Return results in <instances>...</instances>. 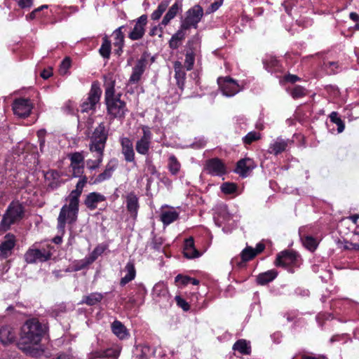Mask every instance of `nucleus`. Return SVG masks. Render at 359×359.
<instances>
[{"mask_svg":"<svg viewBox=\"0 0 359 359\" xmlns=\"http://www.w3.org/2000/svg\"><path fill=\"white\" fill-rule=\"evenodd\" d=\"M44 333L45 329L38 320H27L21 327L18 347L26 354L36 356L39 353L38 346Z\"/></svg>","mask_w":359,"mask_h":359,"instance_id":"f257e3e1","label":"nucleus"},{"mask_svg":"<svg viewBox=\"0 0 359 359\" xmlns=\"http://www.w3.org/2000/svg\"><path fill=\"white\" fill-rule=\"evenodd\" d=\"M120 97V94L115 95L114 82L108 84L105 88L104 99L107 113L114 118H123L128 112L126 104Z\"/></svg>","mask_w":359,"mask_h":359,"instance_id":"f03ea898","label":"nucleus"},{"mask_svg":"<svg viewBox=\"0 0 359 359\" xmlns=\"http://www.w3.org/2000/svg\"><path fill=\"white\" fill-rule=\"evenodd\" d=\"M109 135V128L102 122L94 130L89 143L90 152L104 151Z\"/></svg>","mask_w":359,"mask_h":359,"instance_id":"7ed1b4c3","label":"nucleus"},{"mask_svg":"<svg viewBox=\"0 0 359 359\" xmlns=\"http://www.w3.org/2000/svg\"><path fill=\"white\" fill-rule=\"evenodd\" d=\"M25 215V207L19 201H13L8 205L0 224L20 222Z\"/></svg>","mask_w":359,"mask_h":359,"instance_id":"20e7f679","label":"nucleus"},{"mask_svg":"<svg viewBox=\"0 0 359 359\" xmlns=\"http://www.w3.org/2000/svg\"><path fill=\"white\" fill-rule=\"evenodd\" d=\"M102 90L97 84L93 83L88 93V97L81 104V111L88 112L95 109L97 103L100 101Z\"/></svg>","mask_w":359,"mask_h":359,"instance_id":"39448f33","label":"nucleus"},{"mask_svg":"<svg viewBox=\"0 0 359 359\" xmlns=\"http://www.w3.org/2000/svg\"><path fill=\"white\" fill-rule=\"evenodd\" d=\"M69 205H64L58 217L59 224H72L76 222L79 210V203L74 205L71 203V200H68Z\"/></svg>","mask_w":359,"mask_h":359,"instance_id":"423d86ee","label":"nucleus"},{"mask_svg":"<svg viewBox=\"0 0 359 359\" xmlns=\"http://www.w3.org/2000/svg\"><path fill=\"white\" fill-rule=\"evenodd\" d=\"M203 16V10L199 5H196L187 12L185 19L182 21L183 29H190L191 27L196 28L198 23Z\"/></svg>","mask_w":359,"mask_h":359,"instance_id":"0eeeda50","label":"nucleus"},{"mask_svg":"<svg viewBox=\"0 0 359 359\" xmlns=\"http://www.w3.org/2000/svg\"><path fill=\"white\" fill-rule=\"evenodd\" d=\"M142 136L136 142L135 149L141 155L149 154L152 140V133L147 126H142Z\"/></svg>","mask_w":359,"mask_h":359,"instance_id":"6e6552de","label":"nucleus"},{"mask_svg":"<svg viewBox=\"0 0 359 359\" xmlns=\"http://www.w3.org/2000/svg\"><path fill=\"white\" fill-rule=\"evenodd\" d=\"M217 83L223 95L226 97L233 96L241 90L236 81L229 76L219 78Z\"/></svg>","mask_w":359,"mask_h":359,"instance_id":"1a4fd4ad","label":"nucleus"},{"mask_svg":"<svg viewBox=\"0 0 359 359\" xmlns=\"http://www.w3.org/2000/svg\"><path fill=\"white\" fill-rule=\"evenodd\" d=\"M70 167L72 169V175L79 177L83 175L84 171L85 156L83 151H76L69 154Z\"/></svg>","mask_w":359,"mask_h":359,"instance_id":"9d476101","label":"nucleus"},{"mask_svg":"<svg viewBox=\"0 0 359 359\" xmlns=\"http://www.w3.org/2000/svg\"><path fill=\"white\" fill-rule=\"evenodd\" d=\"M205 170L212 176L221 177L226 173L224 163L217 158L208 160L205 165Z\"/></svg>","mask_w":359,"mask_h":359,"instance_id":"9b49d317","label":"nucleus"},{"mask_svg":"<svg viewBox=\"0 0 359 359\" xmlns=\"http://www.w3.org/2000/svg\"><path fill=\"white\" fill-rule=\"evenodd\" d=\"M33 104L30 100L20 98L15 100L13 104V110L15 115L19 117L28 116L32 109Z\"/></svg>","mask_w":359,"mask_h":359,"instance_id":"f8f14e48","label":"nucleus"},{"mask_svg":"<svg viewBox=\"0 0 359 359\" xmlns=\"http://www.w3.org/2000/svg\"><path fill=\"white\" fill-rule=\"evenodd\" d=\"M293 143V141L289 139H283L282 137H277L273 140L269 146L268 152L273 155H278L279 154L285 151Z\"/></svg>","mask_w":359,"mask_h":359,"instance_id":"ddd939ff","label":"nucleus"},{"mask_svg":"<svg viewBox=\"0 0 359 359\" xmlns=\"http://www.w3.org/2000/svg\"><path fill=\"white\" fill-rule=\"evenodd\" d=\"M147 60L148 56L146 54H143L137 60L136 65L133 68V72L129 79L130 83H136L140 80L147 65Z\"/></svg>","mask_w":359,"mask_h":359,"instance_id":"4468645a","label":"nucleus"},{"mask_svg":"<svg viewBox=\"0 0 359 359\" xmlns=\"http://www.w3.org/2000/svg\"><path fill=\"white\" fill-rule=\"evenodd\" d=\"M147 22V16L142 15L136 20L133 30L130 32L128 36L132 40H138L142 38L145 32V26Z\"/></svg>","mask_w":359,"mask_h":359,"instance_id":"2eb2a0df","label":"nucleus"},{"mask_svg":"<svg viewBox=\"0 0 359 359\" xmlns=\"http://www.w3.org/2000/svg\"><path fill=\"white\" fill-rule=\"evenodd\" d=\"M297 255L295 252L284 250L277 255L275 264L276 266L286 267L297 260Z\"/></svg>","mask_w":359,"mask_h":359,"instance_id":"dca6fc26","label":"nucleus"},{"mask_svg":"<svg viewBox=\"0 0 359 359\" xmlns=\"http://www.w3.org/2000/svg\"><path fill=\"white\" fill-rule=\"evenodd\" d=\"M160 217L163 224H170L178 219L179 212L173 207L162 206Z\"/></svg>","mask_w":359,"mask_h":359,"instance_id":"f3484780","label":"nucleus"},{"mask_svg":"<svg viewBox=\"0 0 359 359\" xmlns=\"http://www.w3.org/2000/svg\"><path fill=\"white\" fill-rule=\"evenodd\" d=\"M121 153L127 162L135 161V151L132 141L128 137H121L120 140Z\"/></svg>","mask_w":359,"mask_h":359,"instance_id":"a211bd4d","label":"nucleus"},{"mask_svg":"<svg viewBox=\"0 0 359 359\" xmlns=\"http://www.w3.org/2000/svg\"><path fill=\"white\" fill-rule=\"evenodd\" d=\"M116 168V161L114 159L109 161L102 172L93 179V184H99L110 179Z\"/></svg>","mask_w":359,"mask_h":359,"instance_id":"6ab92c4d","label":"nucleus"},{"mask_svg":"<svg viewBox=\"0 0 359 359\" xmlns=\"http://www.w3.org/2000/svg\"><path fill=\"white\" fill-rule=\"evenodd\" d=\"M106 201V197L98 192H91L88 194L84 201L86 206L93 210L97 208L99 203Z\"/></svg>","mask_w":359,"mask_h":359,"instance_id":"aec40b11","label":"nucleus"},{"mask_svg":"<svg viewBox=\"0 0 359 359\" xmlns=\"http://www.w3.org/2000/svg\"><path fill=\"white\" fill-rule=\"evenodd\" d=\"M15 245V237L13 234L8 233L4 236V240L0 245L1 255L6 258Z\"/></svg>","mask_w":359,"mask_h":359,"instance_id":"412c9836","label":"nucleus"},{"mask_svg":"<svg viewBox=\"0 0 359 359\" xmlns=\"http://www.w3.org/2000/svg\"><path fill=\"white\" fill-rule=\"evenodd\" d=\"M16 339V333L14 330L8 326L4 325L0 328V341L4 344L8 345L13 343Z\"/></svg>","mask_w":359,"mask_h":359,"instance_id":"4be33fe9","label":"nucleus"},{"mask_svg":"<svg viewBox=\"0 0 359 359\" xmlns=\"http://www.w3.org/2000/svg\"><path fill=\"white\" fill-rule=\"evenodd\" d=\"M126 203L128 213L133 219H135L139 209V203L137 197L135 194L130 193L126 196Z\"/></svg>","mask_w":359,"mask_h":359,"instance_id":"5701e85b","label":"nucleus"},{"mask_svg":"<svg viewBox=\"0 0 359 359\" xmlns=\"http://www.w3.org/2000/svg\"><path fill=\"white\" fill-rule=\"evenodd\" d=\"M81 178L79 180L76 185V189L70 193L67 200H71V203L74 205L76 203H79V197L82 193L83 189L87 182V177L86 176H81Z\"/></svg>","mask_w":359,"mask_h":359,"instance_id":"b1692460","label":"nucleus"},{"mask_svg":"<svg viewBox=\"0 0 359 359\" xmlns=\"http://www.w3.org/2000/svg\"><path fill=\"white\" fill-rule=\"evenodd\" d=\"M254 168V162L252 159L243 158L237 163L236 172L241 176L245 177L248 175V173Z\"/></svg>","mask_w":359,"mask_h":359,"instance_id":"393cba45","label":"nucleus"},{"mask_svg":"<svg viewBox=\"0 0 359 359\" xmlns=\"http://www.w3.org/2000/svg\"><path fill=\"white\" fill-rule=\"evenodd\" d=\"M182 1L177 0L175 3L169 8L165 16L161 21V25L165 27L173 19L177 14L182 11Z\"/></svg>","mask_w":359,"mask_h":359,"instance_id":"a878e982","label":"nucleus"},{"mask_svg":"<svg viewBox=\"0 0 359 359\" xmlns=\"http://www.w3.org/2000/svg\"><path fill=\"white\" fill-rule=\"evenodd\" d=\"M299 234L303 245L311 252L315 251L318 245L317 239L311 235L304 234L301 229Z\"/></svg>","mask_w":359,"mask_h":359,"instance_id":"bb28decb","label":"nucleus"},{"mask_svg":"<svg viewBox=\"0 0 359 359\" xmlns=\"http://www.w3.org/2000/svg\"><path fill=\"white\" fill-rule=\"evenodd\" d=\"M93 153L95 159H88L86 162L87 169L90 172L100 168L104 158V151H94Z\"/></svg>","mask_w":359,"mask_h":359,"instance_id":"cd10ccee","label":"nucleus"},{"mask_svg":"<svg viewBox=\"0 0 359 359\" xmlns=\"http://www.w3.org/2000/svg\"><path fill=\"white\" fill-rule=\"evenodd\" d=\"M50 255H46L40 250L35 249L27 252L25 255L26 261L28 263H33L36 260L46 261L49 259Z\"/></svg>","mask_w":359,"mask_h":359,"instance_id":"c85d7f7f","label":"nucleus"},{"mask_svg":"<svg viewBox=\"0 0 359 359\" xmlns=\"http://www.w3.org/2000/svg\"><path fill=\"white\" fill-rule=\"evenodd\" d=\"M125 270L127 271V274L121 279V286L126 285L135 278L136 271L135 269L134 262L133 261L128 262L125 267Z\"/></svg>","mask_w":359,"mask_h":359,"instance_id":"c756f323","label":"nucleus"},{"mask_svg":"<svg viewBox=\"0 0 359 359\" xmlns=\"http://www.w3.org/2000/svg\"><path fill=\"white\" fill-rule=\"evenodd\" d=\"M278 275L276 270H270L266 272L260 273L257 278V282L259 285H265L272 281Z\"/></svg>","mask_w":359,"mask_h":359,"instance_id":"7c9ffc66","label":"nucleus"},{"mask_svg":"<svg viewBox=\"0 0 359 359\" xmlns=\"http://www.w3.org/2000/svg\"><path fill=\"white\" fill-rule=\"evenodd\" d=\"M111 329L114 334L120 339L125 338L128 334L126 327L120 321L115 320L111 325Z\"/></svg>","mask_w":359,"mask_h":359,"instance_id":"2f4dec72","label":"nucleus"},{"mask_svg":"<svg viewBox=\"0 0 359 359\" xmlns=\"http://www.w3.org/2000/svg\"><path fill=\"white\" fill-rule=\"evenodd\" d=\"M100 54L104 57L109 59L111 54V41L107 36H104L102 39V43L99 49Z\"/></svg>","mask_w":359,"mask_h":359,"instance_id":"473e14b6","label":"nucleus"},{"mask_svg":"<svg viewBox=\"0 0 359 359\" xmlns=\"http://www.w3.org/2000/svg\"><path fill=\"white\" fill-rule=\"evenodd\" d=\"M123 27L124 26H121L113 32V36L114 37V46L118 47L121 51L124 43V35L121 31Z\"/></svg>","mask_w":359,"mask_h":359,"instance_id":"72a5a7b5","label":"nucleus"},{"mask_svg":"<svg viewBox=\"0 0 359 359\" xmlns=\"http://www.w3.org/2000/svg\"><path fill=\"white\" fill-rule=\"evenodd\" d=\"M233 348L245 355H249L251 352L250 346L248 345V343L245 339L238 340L234 344Z\"/></svg>","mask_w":359,"mask_h":359,"instance_id":"f704fd0d","label":"nucleus"},{"mask_svg":"<svg viewBox=\"0 0 359 359\" xmlns=\"http://www.w3.org/2000/svg\"><path fill=\"white\" fill-rule=\"evenodd\" d=\"M168 169L172 175H177L181 168L180 163L174 155H170L168 158Z\"/></svg>","mask_w":359,"mask_h":359,"instance_id":"c9c22d12","label":"nucleus"},{"mask_svg":"<svg viewBox=\"0 0 359 359\" xmlns=\"http://www.w3.org/2000/svg\"><path fill=\"white\" fill-rule=\"evenodd\" d=\"M168 6V3L167 1L161 2L156 10H155L151 15V18L153 20H158L161 17L162 14L165 11Z\"/></svg>","mask_w":359,"mask_h":359,"instance_id":"e433bc0d","label":"nucleus"},{"mask_svg":"<svg viewBox=\"0 0 359 359\" xmlns=\"http://www.w3.org/2000/svg\"><path fill=\"white\" fill-rule=\"evenodd\" d=\"M103 296L100 293H92L88 296H85L82 302L86 303L88 305L93 306L100 302Z\"/></svg>","mask_w":359,"mask_h":359,"instance_id":"4c0bfd02","label":"nucleus"},{"mask_svg":"<svg viewBox=\"0 0 359 359\" xmlns=\"http://www.w3.org/2000/svg\"><path fill=\"white\" fill-rule=\"evenodd\" d=\"M330 118L332 122L337 126V131L339 133H342L344 130L345 126L343 121L339 116V114L336 111H332L330 115Z\"/></svg>","mask_w":359,"mask_h":359,"instance_id":"58836bf2","label":"nucleus"},{"mask_svg":"<svg viewBox=\"0 0 359 359\" xmlns=\"http://www.w3.org/2000/svg\"><path fill=\"white\" fill-rule=\"evenodd\" d=\"M195 61V55L193 50H187L185 55L184 66L187 71L192 69Z\"/></svg>","mask_w":359,"mask_h":359,"instance_id":"ea45409f","label":"nucleus"},{"mask_svg":"<svg viewBox=\"0 0 359 359\" xmlns=\"http://www.w3.org/2000/svg\"><path fill=\"white\" fill-rule=\"evenodd\" d=\"M237 185L232 182H224L220 186V189L224 194H231L237 191Z\"/></svg>","mask_w":359,"mask_h":359,"instance_id":"a19ab883","label":"nucleus"},{"mask_svg":"<svg viewBox=\"0 0 359 359\" xmlns=\"http://www.w3.org/2000/svg\"><path fill=\"white\" fill-rule=\"evenodd\" d=\"M261 138V135L259 133L255 131L249 132L245 137L243 138V141L245 144H250L252 142L258 140Z\"/></svg>","mask_w":359,"mask_h":359,"instance_id":"79ce46f5","label":"nucleus"},{"mask_svg":"<svg viewBox=\"0 0 359 359\" xmlns=\"http://www.w3.org/2000/svg\"><path fill=\"white\" fill-rule=\"evenodd\" d=\"M119 355V352L116 350L109 348L102 353H97V357L116 359Z\"/></svg>","mask_w":359,"mask_h":359,"instance_id":"37998d69","label":"nucleus"},{"mask_svg":"<svg viewBox=\"0 0 359 359\" xmlns=\"http://www.w3.org/2000/svg\"><path fill=\"white\" fill-rule=\"evenodd\" d=\"M290 94L294 99L301 98L306 95V90L300 86H296L290 91Z\"/></svg>","mask_w":359,"mask_h":359,"instance_id":"c03bdc74","label":"nucleus"},{"mask_svg":"<svg viewBox=\"0 0 359 359\" xmlns=\"http://www.w3.org/2000/svg\"><path fill=\"white\" fill-rule=\"evenodd\" d=\"M256 256L254 249L251 247H246L241 252V258L243 262L252 259Z\"/></svg>","mask_w":359,"mask_h":359,"instance_id":"a18cd8bd","label":"nucleus"},{"mask_svg":"<svg viewBox=\"0 0 359 359\" xmlns=\"http://www.w3.org/2000/svg\"><path fill=\"white\" fill-rule=\"evenodd\" d=\"M71 66V60L69 57H65L62 62H61L60 67V73L62 75H64L67 73V70Z\"/></svg>","mask_w":359,"mask_h":359,"instance_id":"49530a36","label":"nucleus"},{"mask_svg":"<svg viewBox=\"0 0 359 359\" xmlns=\"http://www.w3.org/2000/svg\"><path fill=\"white\" fill-rule=\"evenodd\" d=\"M177 306L181 307L184 311H187L190 309V306L184 299L180 296H176L175 298Z\"/></svg>","mask_w":359,"mask_h":359,"instance_id":"de8ad7c7","label":"nucleus"},{"mask_svg":"<svg viewBox=\"0 0 359 359\" xmlns=\"http://www.w3.org/2000/svg\"><path fill=\"white\" fill-rule=\"evenodd\" d=\"M183 254L184 256L188 259L198 257L201 255V253L197 250L184 249Z\"/></svg>","mask_w":359,"mask_h":359,"instance_id":"09e8293b","label":"nucleus"},{"mask_svg":"<svg viewBox=\"0 0 359 359\" xmlns=\"http://www.w3.org/2000/svg\"><path fill=\"white\" fill-rule=\"evenodd\" d=\"M325 68L328 71L329 74H334L335 69L338 68V63L336 62H324Z\"/></svg>","mask_w":359,"mask_h":359,"instance_id":"8fccbe9b","label":"nucleus"},{"mask_svg":"<svg viewBox=\"0 0 359 359\" xmlns=\"http://www.w3.org/2000/svg\"><path fill=\"white\" fill-rule=\"evenodd\" d=\"M46 130H39L37 132V136L39 138V146H40V150L41 151H43V148L45 144V135H46Z\"/></svg>","mask_w":359,"mask_h":359,"instance_id":"3c124183","label":"nucleus"},{"mask_svg":"<svg viewBox=\"0 0 359 359\" xmlns=\"http://www.w3.org/2000/svg\"><path fill=\"white\" fill-rule=\"evenodd\" d=\"M187 29H188L182 28V23L180 29L174 35H172V37L174 38L175 39H176L177 41H180L181 40H182L184 38V36H185L184 32Z\"/></svg>","mask_w":359,"mask_h":359,"instance_id":"603ef678","label":"nucleus"},{"mask_svg":"<svg viewBox=\"0 0 359 359\" xmlns=\"http://www.w3.org/2000/svg\"><path fill=\"white\" fill-rule=\"evenodd\" d=\"M48 8V6L47 5H43L36 9H34L31 13H29L28 15H27V19H29V20H33L36 17V14L38 12L42 11L43 8Z\"/></svg>","mask_w":359,"mask_h":359,"instance_id":"864d4df0","label":"nucleus"},{"mask_svg":"<svg viewBox=\"0 0 359 359\" xmlns=\"http://www.w3.org/2000/svg\"><path fill=\"white\" fill-rule=\"evenodd\" d=\"M184 249L187 250H196L194 248V241L192 237H190L185 240Z\"/></svg>","mask_w":359,"mask_h":359,"instance_id":"5fc2aeb1","label":"nucleus"},{"mask_svg":"<svg viewBox=\"0 0 359 359\" xmlns=\"http://www.w3.org/2000/svg\"><path fill=\"white\" fill-rule=\"evenodd\" d=\"M223 1H217L212 3L208 8V13H212L216 11L222 4Z\"/></svg>","mask_w":359,"mask_h":359,"instance_id":"6e6d98bb","label":"nucleus"},{"mask_svg":"<svg viewBox=\"0 0 359 359\" xmlns=\"http://www.w3.org/2000/svg\"><path fill=\"white\" fill-rule=\"evenodd\" d=\"M180 280H181L182 283L183 285H187L189 283L190 280H191V278L189 276H184L181 274H179L175 277V282H177Z\"/></svg>","mask_w":359,"mask_h":359,"instance_id":"4d7b16f0","label":"nucleus"},{"mask_svg":"<svg viewBox=\"0 0 359 359\" xmlns=\"http://www.w3.org/2000/svg\"><path fill=\"white\" fill-rule=\"evenodd\" d=\"M185 76L186 73L184 70L175 72V77L177 79L178 84L184 80Z\"/></svg>","mask_w":359,"mask_h":359,"instance_id":"13d9d810","label":"nucleus"},{"mask_svg":"<svg viewBox=\"0 0 359 359\" xmlns=\"http://www.w3.org/2000/svg\"><path fill=\"white\" fill-rule=\"evenodd\" d=\"M32 5V0H19L18 6L21 8H30Z\"/></svg>","mask_w":359,"mask_h":359,"instance_id":"bf43d9fd","label":"nucleus"},{"mask_svg":"<svg viewBox=\"0 0 359 359\" xmlns=\"http://www.w3.org/2000/svg\"><path fill=\"white\" fill-rule=\"evenodd\" d=\"M105 250V247L104 246H97L95 248V249L93 250L92 253V256L93 257V259H95L98 255H100Z\"/></svg>","mask_w":359,"mask_h":359,"instance_id":"052dcab7","label":"nucleus"},{"mask_svg":"<svg viewBox=\"0 0 359 359\" xmlns=\"http://www.w3.org/2000/svg\"><path fill=\"white\" fill-rule=\"evenodd\" d=\"M344 248L346 249V250H359V244H358V243H347L344 245Z\"/></svg>","mask_w":359,"mask_h":359,"instance_id":"680f3d73","label":"nucleus"},{"mask_svg":"<svg viewBox=\"0 0 359 359\" xmlns=\"http://www.w3.org/2000/svg\"><path fill=\"white\" fill-rule=\"evenodd\" d=\"M285 79L287 81L292 83H295L296 81H297L300 79L297 76L294 75V74H288V75L285 76Z\"/></svg>","mask_w":359,"mask_h":359,"instance_id":"e2e57ef3","label":"nucleus"},{"mask_svg":"<svg viewBox=\"0 0 359 359\" xmlns=\"http://www.w3.org/2000/svg\"><path fill=\"white\" fill-rule=\"evenodd\" d=\"M52 74H53L52 69H44L41 72V76L44 79H47L50 78L52 76Z\"/></svg>","mask_w":359,"mask_h":359,"instance_id":"0e129e2a","label":"nucleus"},{"mask_svg":"<svg viewBox=\"0 0 359 359\" xmlns=\"http://www.w3.org/2000/svg\"><path fill=\"white\" fill-rule=\"evenodd\" d=\"M179 41H177L176 39L172 37L169 41V46L171 48L176 49L179 46Z\"/></svg>","mask_w":359,"mask_h":359,"instance_id":"69168bd1","label":"nucleus"},{"mask_svg":"<svg viewBox=\"0 0 359 359\" xmlns=\"http://www.w3.org/2000/svg\"><path fill=\"white\" fill-rule=\"evenodd\" d=\"M265 248V245L262 243H258L257 245L256 249H254V252L256 253V255L260 252H262Z\"/></svg>","mask_w":359,"mask_h":359,"instance_id":"338daca9","label":"nucleus"},{"mask_svg":"<svg viewBox=\"0 0 359 359\" xmlns=\"http://www.w3.org/2000/svg\"><path fill=\"white\" fill-rule=\"evenodd\" d=\"M174 70H175V72H179V71H181V70H184L183 69L182 64L180 62H179V61L175 62V63H174Z\"/></svg>","mask_w":359,"mask_h":359,"instance_id":"774afa93","label":"nucleus"}]
</instances>
